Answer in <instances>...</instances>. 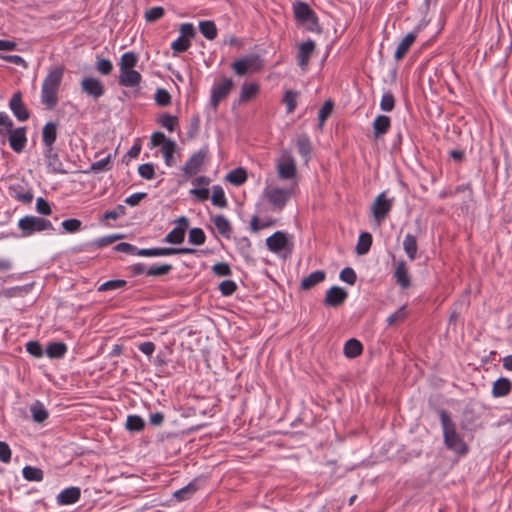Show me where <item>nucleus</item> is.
<instances>
[{"label": "nucleus", "instance_id": "nucleus-63", "mask_svg": "<svg viewBox=\"0 0 512 512\" xmlns=\"http://www.w3.org/2000/svg\"><path fill=\"white\" fill-rule=\"evenodd\" d=\"M113 69L112 63L108 59H99L97 61V70L103 75H109Z\"/></svg>", "mask_w": 512, "mask_h": 512}, {"label": "nucleus", "instance_id": "nucleus-61", "mask_svg": "<svg viewBox=\"0 0 512 512\" xmlns=\"http://www.w3.org/2000/svg\"><path fill=\"white\" fill-rule=\"evenodd\" d=\"M121 237H122L121 235H110V236L102 237V238L95 240L93 242V246H95L97 248H101V247L112 244L113 242L120 239Z\"/></svg>", "mask_w": 512, "mask_h": 512}, {"label": "nucleus", "instance_id": "nucleus-48", "mask_svg": "<svg viewBox=\"0 0 512 512\" xmlns=\"http://www.w3.org/2000/svg\"><path fill=\"white\" fill-rule=\"evenodd\" d=\"M13 129V122L9 118V116L4 113L0 112V134L9 133Z\"/></svg>", "mask_w": 512, "mask_h": 512}, {"label": "nucleus", "instance_id": "nucleus-43", "mask_svg": "<svg viewBox=\"0 0 512 512\" xmlns=\"http://www.w3.org/2000/svg\"><path fill=\"white\" fill-rule=\"evenodd\" d=\"M145 426L144 420L137 415H130L127 417L126 428L129 431H141Z\"/></svg>", "mask_w": 512, "mask_h": 512}, {"label": "nucleus", "instance_id": "nucleus-51", "mask_svg": "<svg viewBox=\"0 0 512 512\" xmlns=\"http://www.w3.org/2000/svg\"><path fill=\"white\" fill-rule=\"evenodd\" d=\"M164 15V9L162 7L156 6L152 7L145 13V19L148 22H154L160 19Z\"/></svg>", "mask_w": 512, "mask_h": 512}, {"label": "nucleus", "instance_id": "nucleus-62", "mask_svg": "<svg viewBox=\"0 0 512 512\" xmlns=\"http://www.w3.org/2000/svg\"><path fill=\"white\" fill-rule=\"evenodd\" d=\"M212 270L217 276H228L231 274L229 265L224 262H218L214 264Z\"/></svg>", "mask_w": 512, "mask_h": 512}, {"label": "nucleus", "instance_id": "nucleus-31", "mask_svg": "<svg viewBox=\"0 0 512 512\" xmlns=\"http://www.w3.org/2000/svg\"><path fill=\"white\" fill-rule=\"evenodd\" d=\"M371 244H372L371 234L368 232L361 233L359 236V239H358L357 246H356V253L358 255L366 254L369 251Z\"/></svg>", "mask_w": 512, "mask_h": 512}, {"label": "nucleus", "instance_id": "nucleus-64", "mask_svg": "<svg viewBox=\"0 0 512 512\" xmlns=\"http://www.w3.org/2000/svg\"><path fill=\"white\" fill-rule=\"evenodd\" d=\"M26 349L31 355L35 357H40L43 354L42 347L37 341L28 342L26 344Z\"/></svg>", "mask_w": 512, "mask_h": 512}, {"label": "nucleus", "instance_id": "nucleus-28", "mask_svg": "<svg viewBox=\"0 0 512 512\" xmlns=\"http://www.w3.org/2000/svg\"><path fill=\"white\" fill-rule=\"evenodd\" d=\"M43 142L47 146V149L52 147L57 136V126L55 123L49 122L43 128Z\"/></svg>", "mask_w": 512, "mask_h": 512}, {"label": "nucleus", "instance_id": "nucleus-32", "mask_svg": "<svg viewBox=\"0 0 512 512\" xmlns=\"http://www.w3.org/2000/svg\"><path fill=\"white\" fill-rule=\"evenodd\" d=\"M30 411L35 422L42 423L48 418L47 410L45 409L44 405L39 401H36L31 406Z\"/></svg>", "mask_w": 512, "mask_h": 512}, {"label": "nucleus", "instance_id": "nucleus-34", "mask_svg": "<svg viewBox=\"0 0 512 512\" xmlns=\"http://www.w3.org/2000/svg\"><path fill=\"white\" fill-rule=\"evenodd\" d=\"M297 149L298 153L305 159L307 162L311 153V143L307 136L302 135L297 140Z\"/></svg>", "mask_w": 512, "mask_h": 512}, {"label": "nucleus", "instance_id": "nucleus-53", "mask_svg": "<svg viewBox=\"0 0 512 512\" xmlns=\"http://www.w3.org/2000/svg\"><path fill=\"white\" fill-rule=\"evenodd\" d=\"M395 106V100L391 93H385L382 96L380 107L383 111L389 112L394 109Z\"/></svg>", "mask_w": 512, "mask_h": 512}, {"label": "nucleus", "instance_id": "nucleus-24", "mask_svg": "<svg viewBox=\"0 0 512 512\" xmlns=\"http://www.w3.org/2000/svg\"><path fill=\"white\" fill-rule=\"evenodd\" d=\"M511 390V382L507 378H499L493 383L492 394L494 397H504Z\"/></svg>", "mask_w": 512, "mask_h": 512}, {"label": "nucleus", "instance_id": "nucleus-37", "mask_svg": "<svg viewBox=\"0 0 512 512\" xmlns=\"http://www.w3.org/2000/svg\"><path fill=\"white\" fill-rule=\"evenodd\" d=\"M66 350L67 347L64 343L53 342L48 345L46 352L50 358H60L65 354Z\"/></svg>", "mask_w": 512, "mask_h": 512}, {"label": "nucleus", "instance_id": "nucleus-35", "mask_svg": "<svg viewBox=\"0 0 512 512\" xmlns=\"http://www.w3.org/2000/svg\"><path fill=\"white\" fill-rule=\"evenodd\" d=\"M200 32L208 40H213L217 36V28L212 21H202L199 23Z\"/></svg>", "mask_w": 512, "mask_h": 512}, {"label": "nucleus", "instance_id": "nucleus-59", "mask_svg": "<svg viewBox=\"0 0 512 512\" xmlns=\"http://www.w3.org/2000/svg\"><path fill=\"white\" fill-rule=\"evenodd\" d=\"M140 176L144 179L150 180L154 177L155 171L152 164H142L138 168Z\"/></svg>", "mask_w": 512, "mask_h": 512}, {"label": "nucleus", "instance_id": "nucleus-56", "mask_svg": "<svg viewBox=\"0 0 512 512\" xmlns=\"http://www.w3.org/2000/svg\"><path fill=\"white\" fill-rule=\"evenodd\" d=\"M340 279L350 285H353L356 282L357 277L354 270L347 267L340 272Z\"/></svg>", "mask_w": 512, "mask_h": 512}, {"label": "nucleus", "instance_id": "nucleus-49", "mask_svg": "<svg viewBox=\"0 0 512 512\" xmlns=\"http://www.w3.org/2000/svg\"><path fill=\"white\" fill-rule=\"evenodd\" d=\"M172 269L170 264H163L160 266H152L147 269V275L149 276H161L169 273Z\"/></svg>", "mask_w": 512, "mask_h": 512}, {"label": "nucleus", "instance_id": "nucleus-50", "mask_svg": "<svg viewBox=\"0 0 512 512\" xmlns=\"http://www.w3.org/2000/svg\"><path fill=\"white\" fill-rule=\"evenodd\" d=\"M125 285H126L125 280H121V279L110 280V281H107V282L103 283L102 285H100L98 290L99 291L116 290V289L124 287Z\"/></svg>", "mask_w": 512, "mask_h": 512}, {"label": "nucleus", "instance_id": "nucleus-13", "mask_svg": "<svg viewBox=\"0 0 512 512\" xmlns=\"http://www.w3.org/2000/svg\"><path fill=\"white\" fill-rule=\"evenodd\" d=\"M81 87L86 94L96 99L104 94L103 84L100 80L93 77L84 78L81 82Z\"/></svg>", "mask_w": 512, "mask_h": 512}, {"label": "nucleus", "instance_id": "nucleus-39", "mask_svg": "<svg viewBox=\"0 0 512 512\" xmlns=\"http://www.w3.org/2000/svg\"><path fill=\"white\" fill-rule=\"evenodd\" d=\"M22 472L24 478L28 481H41L43 479V471L37 467L25 466Z\"/></svg>", "mask_w": 512, "mask_h": 512}, {"label": "nucleus", "instance_id": "nucleus-21", "mask_svg": "<svg viewBox=\"0 0 512 512\" xmlns=\"http://www.w3.org/2000/svg\"><path fill=\"white\" fill-rule=\"evenodd\" d=\"M394 275H395L397 283L402 288L409 287V285H410V276H409V273H408V269H407L406 263L404 261H399L397 263Z\"/></svg>", "mask_w": 512, "mask_h": 512}, {"label": "nucleus", "instance_id": "nucleus-41", "mask_svg": "<svg viewBox=\"0 0 512 512\" xmlns=\"http://www.w3.org/2000/svg\"><path fill=\"white\" fill-rule=\"evenodd\" d=\"M197 491V487L194 483H189L187 486L174 492V497L179 501L190 498Z\"/></svg>", "mask_w": 512, "mask_h": 512}, {"label": "nucleus", "instance_id": "nucleus-7", "mask_svg": "<svg viewBox=\"0 0 512 512\" xmlns=\"http://www.w3.org/2000/svg\"><path fill=\"white\" fill-rule=\"evenodd\" d=\"M18 225L24 236H29L34 232L47 230L52 227L50 221L35 216L21 218Z\"/></svg>", "mask_w": 512, "mask_h": 512}, {"label": "nucleus", "instance_id": "nucleus-9", "mask_svg": "<svg viewBox=\"0 0 512 512\" xmlns=\"http://www.w3.org/2000/svg\"><path fill=\"white\" fill-rule=\"evenodd\" d=\"M233 86V81L229 78H225L221 83L212 88L211 105L214 110H216L219 103L228 96Z\"/></svg>", "mask_w": 512, "mask_h": 512}, {"label": "nucleus", "instance_id": "nucleus-15", "mask_svg": "<svg viewBox=\"0 0 512 512\" xmlns=\"http://www.w3.org/2000/svg\"><path fill=\"white\" fill-rule=\"evenodd\" d=\"M81 496V491L78 487H69L61 491L57 496V503L59 505H70L76 503Z\"/></svg>", "mask_w": 512, "mask_h": 512}, {"label": "nucleus", "instance_id": "nucleus-52", "mask_svg": "<svg viewBox=\"0 0 512 512\" xmlns=\"http://www.w3.org/2000/svg\"><path fill=\"white\" fill-rule=\"evenodd\" d=\"M237 289V285L232 280H225L219 284V290L224 296L232 295Z\"/></svg>", "mask_w": 512, "mask_h": 512}, {"label": "nucleus", "instance_id": "nucleus-26", "mask_svg": "<svg viewBox=\"0 0 512 512\" xmlns=\"http://www.w3.org/2000/svg\"><path fill=\"white\" fill-rule=\"evenodd\" d=\"M259 86L256 83H245L241 87L239 103H245L257 96Z\"/></svg>", "mask_w": 512, "mask_h": 512}, {"label": "nucleus", "instance_id": "nucleus-22", "mask_svg": "<svg viewBox=\"0 0 512 512\" xmlns=\"http://www.w3.org/2000/svg\"><path fill=\"white\" fill-rule=\"evenodd\" d=\"M212 222L215 225L219 234L223 237L229 238L232 232L230 222L223 215H215L212 217Z\"/></svg>", "mask_w": 512, "mask_h": 512}, {"label": "nucleus", "instance_id": "nucleus-46", "mask_svg": "<svg viewBox=\"0 0 512 512\" xmlns=\"http://www.w3.org/2000/svg\"><path fill=\"white\" fill-rule=\"evenodd\" d=\"M407 317L406 306L400 307L395 313L387 318L388 325H395L403 322Z\"/></svg>", "mask_w": 512, "mask_h": 512}, {"label": "nucleus", "instance_id": "nucleus-36", "mask_svg": "<svg viewBox=\"0 0 512 512\" xmlns=\"http://www.w3.org/2000/svg\"><path fill=\"white\" fill-rule=\"evenodd\" d=\"M137 63V56L133 52H126L120 59V71L134 69Z\"/></svg>", "mask_w": 512, "mask_h": 512}, {"label": "nucleus", "instance_id": "nucleus-6", "mask_svg": "<svg viewBox=\"0 0 512 512\" xmlns=\"http://www.w3.org/2000/svg\"><path fill=\"white\" fill-rule=\"evenodd\" d=\"M394 198H388L386 192L380 193L371 205V213L374 221L380 225L391 211Z\"/></svg>", "mask_w": 512, "mask_h": 512}, {"label": "nucleus", "instance_id": "nucleus-29", "mask_svg": "<svg viewBox=\"0 0 512 512\" xmlns=\"http://www.w3.org/2000/svg\"><path fill=\"white\" fill-rule=\"evenodd\" d=\"M176 254L175 248H151L139 249L137 255L144 257L167 256Z\"/></svg>", "mask_w": 512, "mask_h": 512}, {"label": "nucleus", "instance_id": "nucleus-44", "mask_svg": "<svg viewBox=\"0 0 512 512\" xmlns=\"http://www.w3.org/2000/svg\"><path fill=\"white\" fill-rule=\"evenodd\" d=\"M184 237L185 232L183 228L176 227L166 235L165 241L172 244H180L184 241Z\"/></svg>", "mask_w": 512, "mask_h": 512}, {"label": "nucleus", "instance_id": "nucleus-40", "mask_svg": "<svg viewBox=\"0 0 512 512\" xmlns=\"http://www.w3.org/2000/svg\"><path fill=\"white\" fill-rule=\"evenodd\" d=\"M333 102L331 100L325 101L323 106L321 107L319 113H318V126L320 128L323 127L326 119L331 115L333 111Z\"/></svg>", "mask_w": 512, "mask_h": 512}, {"label": "nucleus", "instance_id": "nucleus-33", "mask_svg": "<svg viewBox=\"0 0 512 512\" xmlns=\"http://www.w3.org/2000/svg\"><path fill=\"white\" fill-rule=\"evenodd\" d=\"M226 179L234 185H241L247 179L246 170L243 168H236L227 174Z\"/></svg>", "mask_w": 512, "mask_h": 512}, {"label": "nucleus", "instance_id": "nucleus-10", "mask_svg": "<svg viewBox=\"0 0 512 512\" xmlns=\"http://www.w3.org/2000/svg\"><path fill=\"white\" fill-rule=\"evenodd\" d=\"M315 47V42L310 39L298 46L297 63L302 70H306Z\"/></svg>", "mask_w": 512, "mask_h": 512}, {"label": "nucleus", "instance_id": "nucleus-11", "mask_svg": "<svg viewBox=\"0 0 512 512\" xmlns=\"http://www.w3.org/2000/svg\"><path fill=\"white\" fill-rule=\"evenodd\" d=\"M347 296L346 290L338 286H333L327 290L324 304L328 307H338L346 300Z\"/></svg>", "mask_w": 512, "mask_h": 512}, {"label": "nucleus", "instance_id": "nucleus-47", "mask_svg": "<svg viewBox=\"0 0 512 512\" xmlns=\"http://www.w3.org/2000/svg\"><path fill=\"white\" fill-rule=\"evenodd\" d=\"M155 101L159 106H167L171 102V96L165 89H157L155 93Z\"/></svg>", "mask_w": 512, "mask_h": 512}, {"label": "nucleus", "instance_id": "nucleus-2", "mask_svg": "<svg viewBox=\"0 0 512 512\" xmlns=\"http://www.w3.org/2000/svg\"><path fill=\"white\" fill-rule=\"evenodd\" d=\"M440 420L446 447L457 454H466L468 446L457 432L455 423L445 411H441Z\"/></svg>", "mask_w": 512, "mask_h": 512}, {"label": "nucleus", "instance_id": "nucleus-45", "mask_svg": "<svg viewBox=\"0 0 512 512\" xmlns=\"http://www.w3.org/2000/svg\"><path fill=\"white\" fill-rule=\"evenodd\" d=\"M206 236L201 228H192L189 231V242L194 245L204 244Z\"/></svg>", "mask_w": 512, "mask_h": 512}, {"label": "nucleus", "instance_id": "nucleus-27", "mask_svg": "<svg viewBox=\"0 0 512 512\" xmlns=\"http://www.w3.org/2000/svg\"><path fill=\"white\" fill-rule=\"evenodd\" d=\"M403 249L408 258L410 260H414L418 250L416 237L411 234H407L403 241Z\"/></svg>", "mask_w": 512, "mask_h": 512}, {"label": "nucleus", "instance_id": "nucleus-57", "mask_svg": "<svg viewBox=\"0 0 512 512\" xmlns=\"http://www.w3.org/2000/svg\"><path fill=\"white\" fill-rule=\"evenodd\" d=\"M160 123L169 131H173L175 129V126L177 125V117L169 114H164L160 118Z\"/></svg>", "mask_w": 512, "mask_h": 512}, {"label": "nucleus", "instance_id": "nucleus-54", "mask_svg": "<svg viewBox=\"0 0 512 512\" xmlns=\"http://www.w3.org/2000/svg\"><path fill=\"white\" fill-rule=\"evenodd\" d=\"M296 97L297 93L291 90L285 92L284 95V103L287 106V112L292 113L296 107Z\"/></svg>", "mask_w": 512, "mask_h": 512}, {"label": "nucleus", "instance_id": "nucleus-17", "mask_svg": "<svg viewBox=\"0 0 512 512\" xmlns=\"http://www.w3.org/2000/svg\"><path fill=\"white\" fill-rule=\"evenodd\" d=\"M287 244V237L283 232H275L273 235L266 239V245L272 252H279L285 248Z\"/></svg>", "mask_w": 512, "mask_h": 512}, {"label": "nucleus", "instance_id": "nucleus-12", "mask_svg": "<svg viewBox=\"0 0 512 512\" xmlns=\"http://www.w3.org/2000/svg\"><path fill=\"white\" fill-rule=\"evenodd\" d=\"M9 107L18 120H20V121L28 120L30 114H29V111L27 110L26 106L22 102V97H21L20 92H16L13 94V96L9 102Z\"/></svg>", "mask_w": 512, "mask_h": 512}, {"label": "nucleus", "instance_id": "nucleus-8", "mask_svg": "<svg viewBox=\"0 0 512 512\" xmlns=\"http://www.w3.org/2000/svg\"><path fill=\"white\" fill-rule=\"evenodd\" d=\"M206 156V150H199L191 155V157L188 159V161L182 168L185 178H190L196 175L201 170V167L205 162Z\"/></svg>", "mask_w": 512, "mask_h": 512}, {"label": "nucleus", "instance_id": "nucleus-42", "mask_svg": "<svg viewBox=\"0 0 512 512\" xmlns=\"http://www.w3.org/2000/svg\"><path fill=\"white\" fill-rule=\"evenodd\" d=\"M211 201L214 205L224 208L227 206V201L223 189L220 186L213 187Z\"/></svg>", "mask_w": 512, "mask_h": 512}, {"label": "nucleus", "instance_id": "nucleus-30", "mask_svg": "<svg viewBox=\"0 0 512 512\" xmlns=\"http://www.w3.org/2000/svg\"><path fill=\"white\" fill-rule=\"evenodd\" d=\"M362 344L357 339H350L344 346V354L348 358H355L362 353Z\"/></svg>", "mask_w": 512, "mask_h": 512}, {"label": "nucleus", "instance_id": "nucleus-55", "mask_svg": "<svg viewBox=\"0 0 512 512\" xmlns=\"http://www.w3.org/2000/svg\"><path fill=\"white\" fill-rule=\"evenodd\" d=\"M171 47L175 53L185 52L190 47V41L183 37H179L172 43Z\"/></svg>", "mask_w": 512, "mask_h": 512}, {"label": "nucleus", "instance_id": "nucleus-18", "mask_svg": "<svg viewBox=\"0 0 512 512\" xmlns=\"http://www.w3.org/2000/svg\"><path fill=\"white\" fill-rule=\"evenodd\" d=\"M141 81V75L134 69L120 71L119 83L125 87H134Z\"/></svg>", "mask_w": 512, "mask_h": 512}, {"label": "nucleus", "instance_id": "nucleus-38", "mask_svg": "<svg viewBox=\"0 0 512 512\" xmlns=\"http://www.w3.org/2000/svg\"><path fill=\"white\" fill-rule=\"evenodd\" d=\"M162 154L165 159V163L167 166H172L174 164V152L176 150V144L174 141H167L166 144L162 147Z\"/></svg>", "mask_w": 512, "mask_h": 512}, {"label": "nucleus", "instance_id": "nucleus-14", "mask_svg": "<svg viewBox=\"0 0 512 512\" xmlns=\"http://www.w3.org/2000/svg\"><path fill=\"white\" fill-rule=\"evenodd\" d=\"M9 134V144L11 148L17 152L20 153L26 144V129L24 127L17 128L15 130H11Z\"/></svg>", "mask_w": 512, "mask_h": 512}, {"label": "nucleus", "instance_id": "nucleus-60", "mask_svg": "<svg viewBox=\"0 0 512 512\" xmlns=\"http://www.w3.org/2000/svg\"><path fill=\"white\" fill-rule=\"evenodd\" d=\"M124 214H125V207L123 205H118L114 210L107 211L103 215V220H116Z\"/></svg>", "mask_w": 512, "mask_h": 512}, {"label": "nucleus", "instance_id": "nucleus-4", "mask_svg": "<svg viewBox=\"0 0 512 512\" xmlns=\"http://www.w3.org/2000/svg\"><path fill=\"white\" fill-rule=\"evenodd\" d=\"M293 186L280 188L278 186L268 187L264 190V197L275 210H282L294 192Z\"/></svg>", "mask_w": 512, "mask_h": 512}, {"label": "nucleus", "instance_id": "nucleus-1", "mask_svg": "<svg viewBox=\"0 0 512 512\" xmlns=\"http://www.w3.org/2000/svg\"><path fill=\"white\" fill-rule=\"evenodd\" d=\"M64 68L54 67L45 77L42 84L41 101L49 109L54 108L58 102V91L63 79Z\"/></svg>", "mask_w": 512, "mask_h": 512}, {"label": "nucleus", "instance_id": "nucleus-23", "mask_svg": "<svg viewBox=\"0 0 512 512\" xmlns=\"http://www.w3.org/2000/svg\"><path fill=\"white\" fill-rule=\"evenodd\" d=\"M415 39H416V36L414 33H408L402 39V41L398 44L397 49L394 54V57L397 61L401 60L405 56V54L407 53V51L409 50V48L411 47V45L413 44Z\"/></svg>", "mask_w": 512, "mask_h": 512}, {"label": "nucleus", "instance_id": "nucleus-20", "mask_svg": "<svg viewBox=\"0 0 512 512\" xmlns=\"http://www.w3.org/2000/svg\"><path fill=\"white\" fill-rule=\"evenodd\" d=\"M326 274L322 270L312 272L301 281V289L309 290L325 280Z\"/></svg>", "mask_w": 512, "mask_h": 512}, {"label": "nucleus", "instance_id": "nucleus-3", "mask_svg": "<svg viewBox=\"0 0 512 512\" xmlns=\"http://www.w3.org/2000/svg\"><path fill=\"white\" fill-rule=\"evenodd\" d=\"M276 169L279 179L291 181L290 186L296 187L297 167L295 159L289 151L284 150L281 152L280 157L276 161Z\"/></svg>", "mask_w": 512, "mask_h": 512}, {"label": "nucleus", "instance_id": "nucleus-19", "mask_svg": "<svg viewBox=\"0 0 512 512\" xmlns=\"http://www.w3.org/2000/svg\"><path fill=\"white\" fill-rule=\"evenodd\" d=\"M391 126V120L386 115H378L373 122V131L376 138L386 134Z\"/></svg>", "mask_w": 512, "mask_h": 512}, {"label": "nucleus", "instance_id": "nucleus-58", "mask_svg": "<svg viewBox=\"0 0 512 512\" xmlns=\"http://www.w3.org/2000/svg\"><path fill=\"white\" fill-rule=\"evenodd\" d=\"M62 227L65 231L73 233L81 228V221L78 219H67L62 222Z\"/></svg>", "mask_w": 512, "mask_h": 512}, {"label": "nucleus", "instance_id": "nucleus-16", "mask_svg": "<svg viewBox=\"0 0 512 512\" xmlns=\"http://www.w3.org/2000/svg\"><path fill=\"white\" fill-rule=\"evenodd\" d=\"M46 164L50 172L65 174L67 171L63 168V164L60 161L56 152H54L53 148L50 147L47 149L46 154Z\"/></svg>", "mask_w": 512, "mask_h": 512}, {"label": "nucleus", "instance_id": "nucleus-5", "mask_svg": "<svg viewBox=\"0 0 512 512\" xmlns=\"http://www.w3.org/2000/svg\"><path fill=\"white\" fill-rule=\"evenodd\" d=\"M231 66L236 75L243 76L262 70L263 60L259 55H248L234 61Z\"/></svg>", "mask_w": 512, "mask_h": 512}, {"label": "nucleus", "instance_id": "nucleus-25", "mask_svg": "<svg viewBox=\"0 0 512 512\" xmlns=\"http://www.w3.org/2000/svg\"><path fill=\"white\" fill-rule=\"evenodd\" d=\"M314 11L309 7L307 3L297 2L294 5V15L295 18L301 23L307 21L314 15Z\"/></svg>", "mask_w": 512, "mask_h": 512}]
</instances>
